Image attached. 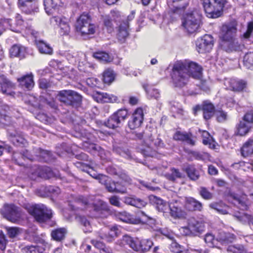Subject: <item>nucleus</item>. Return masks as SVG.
Instances as JSON below:
<instances>
[{
  "label": "nucleus",
  "mask_w": 253,
  "mask_h": 253,
  "mask_svg": "<svg viewBox=\"0 0 253 253\" xmlns=\"http://www.w3.org/2000/svg\"><path fill=\"white\" fill-rule=\"evenodd\" d=\"M202 75V68L196 63L177 61L173 66L172 79L176 87H182L188 83L190 76L199 79Z\"/></svg>",
  "instance_id": "obj_1"
},
{
  "label": "nucleus",
  "mask_w": 253,
  "mask_h": 253,
  "mask_svg": "<svg viewBox=\"0 0 253 253\" xmlns=\"http://www.w3.org/2000/svg\"><path fill=\"white\" fill-rule=\"evenodd\" d=\"M91 205L93 206L94 210L96 212L95 216L97 217L106 218L109 215L107 209V205L102 200L93 196L87 199L84 197H80L77 201H76L74 205H71L72 210H76L77 209H83L80 205L86 206Z\"/></svg>",
  "instance_id": "obj_2"
},
{
  "label": "nucleus",
  "mask_w": 253,
  "mask_h": 253,
  "mask_svg": "<svg viewBox=\"0 0 253 253\" xmlns=\"http://www.w3.org/2000/svg\"><path fill=\"white\" fill-rule=\"evenodd\" d=\"M135 135L137 138L141 140L142 146L139 148L141 152L146 156H152L153 152L152 149L155 147H162L164 143L162 140L159 138H154L149 129H146L142 133L135 132Z\"/></svg>",
  "instance_id": "obj_3"
},
{
  "label": "nucleus",
  "mask_w": 253,
  "mask_h": 253,
  "mask_svg": "<svg viewBox=\"0 0 253 253\" xmlns=\"http://www.w3.org/2000/svg\"><path fill=\"white\" fill-rule=\"evenodd\" d=\"M127 245L135 252H145L148 251L153 245L152 241L148 239H143L139 241L138 239H133L128 236L124 235L120 245L124 246Z\"/></svg>",
  "instance_id": "obj_4"
},
{
  "label": "nucleus",
  "mask_w": 253,
  "mask_h": 253,
  "mask_svg": "<svg viewBox=\"0 0 253 253\" xmlns=\"http://www.w3.org/2000/svg\"><path fill=\"white\" fill-rule=\"evenodd\" d=\"M201 22V15L197 11H193L183 17L181 20L183 30L188 34L197 32Z\"/></svg>",
  "instance_id": "obj_5"
},
{
  "label": "nucleus",
  "mask_w": 253,
  "mask_h": 253,
  "mask_svg": "<svg viewBox=\"0 0 253 253\" xmlns=\"http://www.w3.org/2000/svg\"><path fill=\"white\" fill-rule=\"evenodd\" d=\"M206 223L200 218L190 217L187 220V225L181 228V230L185 235L199 236L204 231Z\"/></svg>",
  "instance_id": "obj_6"
},
{
  "label": "nucleus",
  "mask_w": 253,
  "mask_h": 253,
  "mask_svg": "<svg viewBox=\"0 0 253 253\" xmlns=\"http://www.w3.org/2000/svg\"><path fill=\"white\" fill-rule=\"evenodd\" d=\"M25 209L32 215L39 222H44L49 220L52 217V212L43 205H27Z\"/></svg>",
  "instance_id": "obj_7"
},
{
  "label": "nucleus",
  "mask_w": 253,
  "mask_h": 253,
  "mask_svg": "<svg viewBox=\"0 0 253 253\" xmlns=\"http://www.w3.org/2000/svg\"><path fill=\"white\" fill-rule=\"evenodd\" d=\"M202 4L206 13L210 18L219 17L224 6L223 0H202Z\"/></svg>",
  "instance_id": "obj_8"
},
{
  "label": "nucleus",
  "mask_w": 253,
  "mask_h": 253,
  "mask_svg": "<svg viewBox=\"0 0 253 253\" xmlns=\"http://www.w3.org/2000/svg\"><path fill=\"white\" fill-rule=\"evenodd\" d=\"M77 31L82 35L93 34L95 32V26L91 23L90 16L87 14H83L77 19L76 23Z\"/></svg>",
  "instance_id": "obj_9"
},
{
  "label": "nucleus",
  "mask_w": 253,
  "mask_h": 253,
  "mask_svg": "<svg viewBox=\"0 0 253 253\" xmlns=\"http://www.w3.org/2000/svg\"><path fill=\"white\" fill-rule=\"evenodd\" d=\"M58 99L67 105L74 106L82 102V97L77 92L71 90H64L59 92Z\"/></svg>",
  "instance_id": "obj_10"
},
{
  "label": "nucleus",
  "mask_w": 253,
  "mask_h": 253,
  "mask_svg": "<svg viewBox=\"0 0 253 253\" xmlns=\"http://www.w3.org/2000/svg\"><path fill=\"white\" fill-rule=\"evenodd\" d=\"M237 24L235 22L223 25L220 32V39L223 43L236 38Z\"/></svg>",
  "instance_id": "obj_11"
},
{
  "label": "nucleus",
  "mask_w": 253,
  "mask_h": 253,
  "mask_svg": "<svg viewBox=\"0 0 253 253\" xmlns=\"http://www.w3.org/2000/svg\"><path fill=\"white\" fill-rule=\"evenodd\" d=\"M1 212L4 217L12 222H16L21 217L19 208L12 204H5Z\"/></svg>",
  "instance_id": "obj_12"
},
{
  "label": "nucleus",
  "mask_w": 253,
  "mask_h": 253,
  "mask_svg": "<svg viewBox=\"0 0 253 253\" xmlns=\"http://www.w3.org/2000/svg\"><path fill=\"white\" fill-rule=\"evenodd\" d=\"M196 45L199 53L209 52L213 45V37L210 35H205L197 40Z\"/></svg>",
  "instance_id": "obj_13"
},
{
  "label": "nucleus",
  "mask_w": 253,
  "mask_h": 253,
  "mask_svg": "<svg viewBox=\"0 0 253 253\" xmlns=\"http://www.w3.org/2000/svg\"><path fill=\"white\" fill-rule=\"evenodd\" d=\"M182 200H183L182 198H179L178 200H173L169 205L170 215L174 218H184L186 216L185 211L181 209Z\"/></svg>",
  "instance_id": "obj_14"
},
{
  "label": "nucleus",
  "mask_w": 253,
  "mask_h": 253,
  "mask_svg": "<svg viewBox=\"0 0 253 253\" xmlns=\"http://www.w3.org/2000/svg\"><path fill=\"white\" fill-rule=\"evenodd\" d=\"M144 114L142 108H137L132 114L131 119L129 121V127L133 129L139 127L143 121Z\"/></svg>",
  "instance_id": "obj_15"
},
{
  "label": "nucleus",
  "mask_w": 253,
  "mask_h": 253,
  "mask_svg": "<svg viewBox=\"0 0 253 253\" xmlns=\"http://www.w3.org/2000/svg\"><path fill=\"white\" fill-rule=\"evenodd\" d=\"M224 85L227 89L234 91L242 90L246 86V82L243 80L234 79H226L224 81Z\"/></svg>",
  "instance_id": "obj_16"
},
{
  "label": "nucleus",
  "mask_w": 253,
  "mask_h": 253,
  "mask_svg": "<svg viewBox=\"0 0 253 253\" xmlns=\"http://www.w3.org/2000/svg\"><path fill=\"white\" fill-rule=\"evenodd\" d=\"M182 200L184 202L185 208L189 211H201L202 210V204L193 197H185Z\"/></svg>",
  "instance_id": "obj_17"
},
{
  "label": "nucleus",
  "mask_w": 253,
  "mask_h": 253,
  "mask_svg": "<svg viewBox=\"0 0 253 253\" xmlns=\"http://www.w3.org/2000/svg\"><path fill=\"white\" fill-rule=\"evenodd\" d=\"M117 230V227L113 226L110 228V232L107 233V228H104L101 229L97 234L101 239L104 240L108 242H112L114 238L118 236Z\"/></svg>",
  "instance_id": "obj_18"
},
{
  "label": "nucleus",
  "mask_w": 253,
  "mask_h": 253,
  "mask_svg": "<svg viewBox=\"0 0 253 253\" xmlns=\"http://www.w3.org/2000/svg\"><path fill=\"white\" fill-rule=\"evenodd\" d=\"M222 46L228 52L241 51L244 48V45L240 43L236 38L222 43Z\"/></svg>",
  "instance_id": "obj_19"
},
{
  "label": "nucleus",
  "mask_w": 253,
  "mask_h": 253,
  "mask_svg": "<svg viewBox=\"0 0 253 253\" xmlns=\"http://www.w3.org/2000/svg\"><path fill=\"white\" fill-rule=\"evenodd\" d=\"M52 23H55L60 28V34L68 35L70 32V27L68 24L67 19L65 17H60L58 16L53 17L51 19Z\"/></svg>",
  "instance_id": "obj_20"
},
{
  "label": "nucleus",
  "mask_w": 253,
  "mask_h": 253,
  "mask_svg": "<svg viewBox=\"0 0 253 253\" xmlns=\"http://www.w3.org/2000/svg\"><path fill=\"white\" fill-rule=\"evenodd\" d=\"M107 171L108 173L116 176L122 180H125L126 183H130L131 181V178L121 169H117L113 167H108L107 168Z\"/></svg>",
  "instance_id": "obj_21"
},
{
  "label": "nucleus",
  "mask_w": 253,
  "mask_h": 253,
  "mask_svg": "<svg viewBox=\"0 0 253 253\" xmlns=\"http://www.w3.org/2000/svg\"><path fill=\"white\" fill-rule=\"evenodd\" d=\"M14 87L13 84L4 76H0V92L11 95L10 90Z\"/></svg>",
  "instance_id": "obj_22"
},
{
  "label": "nucleus",
  "mask_w": 253,
  "mask_h": 253,
  "mask_svg": "<svg viewBox=\"0 0 253 253\" xmlns=\"http://www.w3.org/2000/svg\"><path fill=\"white\" fill-rule=\"evenodd\" d=\"M154 221V219L147 215L144 211H139L136 213L135 216H133V224H138L140 223H146L150 222L152 223Z\"/></svg>",
  "instance_id": "obj_23"
},
{
  "label": "nucleus",
  "mask_w": 253,
  "mask_h": 253,
  "mask_svg": "<svg viewBox=\"0 0 253 253\" xmlns=\"http://www.w3.org/2000/svg\"><path fill=\"white\" fill-rule=\"evenodd\" d=\"M17 81L22 87H25L29 90L32 89L34 85L33 76L32 74L18 78Z\"/></svg>",
  "instance_id": "obj_24"
},
{
  "label": "nucleus",
  "mask_w": 253,
  "mask_h": 253,
  "mask_svg": "<svg viewBox=\"0 0 253 253\" xmlns=\"http://www.w3.org/2000/svg\"><path fill=\"white\" fill-rule=\"evenodd\" d=\"M173 138L175 140L185 141L192 146L195 144V141L192 139V135L186 132L177 131L173 135Z\"/></svg>",
  "instance_id": "obj_25"
},
{
  "label": "nucleus",
  "mask_w": 253,
  "mask_h": 253,
  "mask_svg": "<svg viewBox=\"0 0 253 253\" xmlns=\"http://www.w3.org/2000/svg\"><path fill=\"white\" fill-rule=\"evenodd\" d=\"M203 116L205 120L211 119L215 113V110L212 104L208 101H204L202 104Z\"/></svg>",
  "instance_id": "obj_26"
},
{
  "label": "nucleus",
  "mask_w": 253,
  "mask_h": 253,
  "mask_svg": "<svg viewBox=\"0 0 253 253\" xmlns=\"http://www.w3.org/2000/svg\"><path fill=\"white\" fill-rule=\"evenodd\" d=\"M124 202L126 204L134 206L139 209L145 207L147 204L145 201L142 199L129 197H125Z\"/></svg>",
  "instance_id": "obj_27"
},
{
  "label": "nucleus",
  "mask_w": 253,
  "mask_h": 253,
  "mask_svg": "<svg viewBox=\"0 0 253 253\" xmlns=\"http://www.w3.org/2000/svg\"><path fill=\"white\" fill-rule=\"evenodd\" d=\"M43 4L45 12L48 15L52 13L58 6L63 5L60 3L59 0H43Z\"/></svg>",
  "instance_id": "obj_28"
},
{
  "label": "nucleus",
  "mask_w": 253,
  "mask_h": 253,
  "mask_svg": "<svg viewBox=\"0 0 253 253\" xmlns=\"http://www.w3.org/2000/svg\"><path fill=\"white\" fill-rule=\"evenodd\" d=\"M26 48L19 44L13 45L9 50V54L11 57H18L23 58L25 57Z\"/></svg>",
  "instance_id": "obj_29"
},
{
  "label": "nucleus",
  "mask_w": 253,
  "mask_h": 253,
  "mask_svg": "<svg viewBox=\"0 0 253 253\" xmlns=\"http://www.w3.org/2000/svg\"><path fill=\"white\" fill-rule=\"evenodd\" d=\"M6 29H9L15 32L19 31L17 29L15 25L12 24L11 19H6L0 16V31L3 32Z\"/></svg>",
  "instance_id": "obj_30"
},
{
  "label": "nucleus",
  "mask_w": 253,
  "mask_h": 253,
  "mask_svg": "<svg viewBox=\"0 0 253 253\" xmlns=\"http://www.w3.org/2000/svg\"><path fill=\"white\" fill-rule=\"evenodd\" d=\"M95 97L98 102L101 103L113 102L117 100L116 96L104 92H97Z\"/></svg>",
  "instance_id": "obj_31"
},
{
  "label": "nucleus",
  "mask_w": 253,
  "mask_h": 253,
  "mask_svg": "<svg viewBox=\"0 0 253 253\" xmlns=\"http://www.w3.org/2000/svg\"><path fill=\"white\" fill-rule=\"evenodd\" d=\"M35 43L41 53L52 54L53 52L52 48L48 43L42 40H35Z\"/></svg>",
  "instance_id": "obj_32"
},
{
  "label": "nucleus",
  "mask_w": 253,
  "mask_h": 253,
  "mask_svg": "<svg viewBox=\"0 0 253 253\" xmlns=\"http://www.w3.org/2000/svg\"><path fill=\"white\" fill-rule=\"evenodd\" d=\"M241 155L247 157L253 154V139H249L243 145L241 149Z\"/></svg>",
  "instance_id": "obj_33"
},
{
  "label": "nucleus",
  "mask_w": 253,
  "mask_h": 253,
  "mask_svg": "<svg viewBox=\"0 0 253 253\" xmlns=\"http://www.w3.org/2000/svg\"><path fill=\"white\" fill-rule=\"evenodd\" d=\"M46 169L38 166H33L30 170L29 177L33 180H35L37 177H45V171Z\"/></svg>",
  "instance_id": "obj_34"
},
{
  "label": "nucleus",
  "mask_w": 253,
  "mask_h": 253,
  "mask_svg": "<svg viewBox=\"0 0 253 253\" xmlns=\"http://www.w3.org/2000/svg\"><path fill=\"white\" fill-rule=\"evenodd\" d=\"M83 170L86 171L93 178L97 179L100 183L101 182H105V180L107 179V176L103 174H98L94 171L92 168L88 166L87 165H85L84 168V167H83Z\"/></svg>",
  "instance_id": "obj_35"
},
{
  "label": "nucleus",
  "mask_w": 253,
  "mask_h": 253,
  "mask_svg": "<svg viewBox=\"0 0 253 253\" xmlns=\"http://www.w3.org/2000/svg\"><path fill=\"white\" fill-rule=\"evenodd\" d=\"M22 10L25 13L33 14L38 11V7L35 2L27 1L23 2L22 1Z\"/></svg>",
  "instance_id": "obj_36"
},
{
  "label": "nucleus",
  "mask_w": 253,
  "mask_h": 253,
  "mask_svg": "<svg viewBox=\"0 0 253 253\" xmlns=\"http://www.w3.org/2000/svg\"><path fill=\"white\" fill-rule=\"evenodd\" d=\"M235 239V236L234 234L223 231L219 232L217 236V240L224 244L232 243Z\"/></svg>",
  "instance_id": "obj_37"
},
{
  "label": "nucleus",
  "mask_w": 253,
  "mask_h": 253,
  "mask_svg": "<svg viewBox=\"0 0 253 253\" xmlns=\"http://www.w3.org/2000/svg\"><path fill=\"white\" fill-rule=\"evenodd\" d=\"M128 24L127 23H123L119 26V32L117 34L118 40L122 42H124L127 37Z\"/></svg>",
  "instance_id": "obj_38"
},
{
  "label": "nucleus",
  "mask_w": 253,
  "mask_h": 253,
  "mask_svg": "<svg viewBox=\"0 0 253 253\" xmlns=\"http://www.w3.org/2000/svg\"><path fill=\"white\" fill-rule=\"evenodd\" d=\"M184 170L187 174L188 176L192 180H197L200 177L199 171L192 165H188L185 169Z\"/></svg>",
  "instance_id": "obj_39"
},
{
  "label": "nucleus",
  "mask_w": 253,
  "mask_h": 253,
  "mask_svg": "<svg viewBox=\"0 0 253 253\" xmlns=\"http://www.w3.org/2000/svg\"><path fill=\"white\" fill-rule=\"evenodd\" d=\"M116 216L118 219L124 222L133 224V215L126 211L116 212Z\"/></svg>",
  "instance_id": "obj_40"
},
{
  "label": "nucleus",
  "mask_w": 253,
  "mask_h": 253,
  "mask_svg": "<svg viewBox=\"0 0 253 253\" xmlns=\"http://www.w3.org/2000/svg\"><path fill=\"white\" fill-rule=\"evenodd\" d=\"M199 132L203 137V143L204 145H209L211 148H214L213 138L207 131L199 129Z\"/></svg>",
  "instance_id": "obj_41"
},
{
  "label": "nucleus",
  "mask_w": 253,
  "mask_h": 253,
  "mask_svg": "<svg viewBox=\"0 0 253 253\" xmlns=\"http://www.w3.org/2000/svg\"><path fill=\"white\" fill-rule=\"evenodd\" d=\"M234 216L238 221L243 223L253 224V217L247 213L238 212L234 214Z\"/></svg>",
  "instance_id": "obj_42"
},
{
  "label": "nucleus",
  "mask_w": 253,
  "mask_h": 253,
  "mask_svg": "<svg viewBox=\"0 0 253 253\" xmlns=\"http://www.w3.org/2000/svg\"><path fill=\"white\" fill-rule=\"evenodd\" d=\"M252 127L245 121H241L236 126L237 134L241 136H244L249 132Z\"/></svg>",
  "instance_id": "obj_43"
},
{
  "label": "nucleus",
  "mask_w": 253,
  "mask_h": 253,
  "mask_svg": "<svg viewBox=\"0 0 253 253\" xmlns=\"http://www.w3.org/2000/svg\"><path fill=\"white\" fill-rule=\"evenodd\" d=\"M210 207L217 211L219 213L226 214L228 213L229 208L222 202L212 203L210 204Z\"/></svg>",
  "instance_id": "obj_44"
},
{
  "label": "nucleus",
  "mask_w": 253,
  "mask_h": 253,
  "mask_svg": "<svg viewBox=\"0 0 253 253\" xmlns=\"http://www.w3.org/2000/svg\"><path fill=\"white\" fill-rule=\"evenodd\" d=\"M165 176L167 179L174 181L177 178H181L182 174L178 169L171 168L169 172H166L165 174Z\"/></svg>",
  "instance_id": "obj_45"
},
{
  "label": "nucleus",
  "mask_w": 253,
  "mask_h": 253,
  "mask_svg": "<svg viewBox=\"0 0 253 253\" xmlns=\"http://www.w3.org/2000/svg\"><path fill=\"white\" fill-rule=\"evenodd\" d=\"M121 122L119 121V119L113 114L108 119L107 121L104 123V125L110 128L114 129L119 126Z\"/></svg>",
  "instance_id": "obj_46"
},
{
  "label": "nucleus",
  "mask_w": 253,
  "mask_h": 253,
  "mask_svg": "<svg viewBox=\"0 0 253 253\" xmlns=\"http://www.w3.org/2000/svg\"><path fill=\"white\" fill-rule=\"evenodd\" d=\"M44 249L40 246L28 245L21 248L23 253H42Z\"/></svg>",
  "instance_id": "obj_47"
},
{
  "label": "nucleus",
  "mask_w": 253,
  "mask_h": 253,
  "mask_svg": "<svg viewBox=\"0 0 253 253\" xmlns=\"http://www.w3.org/2000/svg\"><path fill=\"white\" fill-rule=\"evenodd\" d=\"M94 58L103 62H109L112 60V57L106 52L100 51L93 54Z\"/></svg>",
  "instance_id": "obj_48"
},
{
  "label": "nucleus",
  "mask_w": 253,
  "mask_h": 253,
  "mask_svg": "<svg viewBox=\"0 0 253 253\" xmlns=\"http://www.w3.org/2000/svg\"><path fill=\"white\" fill-rule=\"evenodd\" d=\"M66 233V230L65 228H58L51 232V236L54 240L59 241L64 239Z\"/></svg>",
  "instance_id": "obj_49"
},
{
  "label": "nucleus",
  "mask_w": 253,
  "mask_h": 253,
  "mask_svg": "<svg viewBox=\"0 0 253 253\" xmlns=\"http://www.w3.org/2000/svg\"><path fill=\"white\" fill-rule=\"evenodd\" d=\"M77 220L84 226L83 230L85 233L90 232L91 231V226L90 221L84 216H79L77 217Z\"/></svg>",
  "instance_id": "obj_50"
},
{
  "label": "nucleus",
  "mask_w": 253,
  "mask_h": 253,
  "mask_svg": "<svg viewBox=\"0 0 253 253\" xmlns=\"http://www.w3.org/2000/svg\"><path fill=\"white\" fill-rule=\"evenodd\" d=\"M107 179L105 180V182H101V183L105 186L106 189L109 192L116 193V191H122L119 189H116V182L112 181L108 176H107Z\"/></svg>",
  "instance_id": "obj_51"
},
{
  "label": "nucleus",
  "mask_w": 253,
  "mask_h": 253,
  "mask_svg": "<svg viewBox=\"0 0 253 253\" xmlns=\"http://www.w3.org/2000/svg\"><path fill=\"white\" fill-rule=\"evenodd\" d=\"M243 63L247 68L253 69V51L248 52L245 55Z\"/></svg>",
  "instance_id": "obj_52"
},
{
  "label": "nucleus",
  "mask_w": 253,
  "mask_h": 253,
  "mask_svg": "<svg viewBox=\"0 0 253 253\" xmlns=\"http://www.w3.org/2000/svg\"><path fill=\"white\" fill-rule=\"evenodd\" d=\"M170 250L174 253H187L184 248L176 242H172L169 247Z\"/></svg>",
  "instance_id": "obj_53"
},
{
  "label": "nucleus",
  "mask_w": 253,
  "mask_h": 253,
  "mask_svg": "<svg viewBox=\"0 0 253 253\" xmlns=\"http://www.w3.org/2000/svg\"><path fill=\"white\" fill-rule=\"evenodd\" d=\"M114 79L113 72L111 70H107L104 72L103 81L106 84L111 83Z\"/></svg>",
  "instance_id": "obj_54"
},
{
  "label": "nucleus",
  "mask_w": 253,
  "mask_h": 253,
  "mask_svg": "<svg viewBox=\"0 0 253 253\" xmlns=\"http://www.w3.org/2000/svg\"><path fill=\"white\" fill-rule=\"evenodd\" d=\"M228 251L232 253H253V252H248L247 250L242 245L230 247Z\"/></svg>",
  "instance_id": "obj_55"
},
{
  "label": "nucleus",
  "mask_w": 253,
  "mask_h": 253,
  "mask_svg": "<svg viewBox=\"0 0 253 253\" xmlns=\"http://www.w3.org/2000/svg\"><path fill=\"white\" fill-rule=\"evenodd\" d=\"M199 193L201 196L205 200H211L213 197V194L204 187H200Z\"/></svg>",
  "instance_id": "obj_56"
},
{
  "label": "nucleus",
  "mask_w": 253,
  "mask_h": 253,
  "mask_svg": "<svg viewBox=\"0 0 253 253\" xmlns=\"http://www.w3.org/2000/svg\"><path fill=\"white\" fill-rule=\"evenodd\" d=\"M113 114L119 119V121L121 123L126 119L128 113L126 109H120Z\"/></svg>",
  "instance_id": "obj_57"
},
{
  "label": "nucleus",
  "mask_w": 253,
  "mask_h": 253,
  "mask_svg": "<svg viewBox=\"0 0 253 253\" xmlns=\"http://www.w3.org/2000/svg\"><path fill=\"white\" fill-rule=\"evenodd\" d=\"M123 182H116V189H119L122 191H116V193H125L126 191V187L127 184H129L131 183V181L130 183H126L125 180H122Z\"/></svg>",
  "instance_id": "obj_58"
},
{
  "label": "nucleus",
  "mask_w": 253,
  "mask_h": 253,
  "mask_svg": "<svg viewBox=\"0 0 253 253\" xmlns=\"http://www.w3.org/2000/svg\"><path fill=\"white\" fill-rule=\"evenodd\" d=\"M215 114L219 122H223L227 119V115L226 113L222 110H216Z\"/></svg>",
  "instance_id": "obj_59"
},
{
  "label": "nucleus",
  "mask_w": 253,
  "mask_h": 253,
  "mask_svg": "<svg viewBox=\"0 0 253 253\" xmlns=\"http://www.w3.org/2000/svg\"><path fill=\"white\" fill-rule=\"evenodd\" d=\"M205 242L210 247L213 246L215 239L213 235L211 233H207L206 234L204 238Z\"/></svg>",
  "instance_id": "obj_60"
},
{
  "label": "nucleus",
  "mask_w": 253,
  "mask_h": 253,
  "mask_svg": "<svg viewBox=\"0 0 253 253\" xmlns=\"http://www.w3.org/2000/svg\"><path fill=\"white\" fill-rule=\"evenodd\" d=\"M252 37H253V22H251L248 24L247 30L244 34L243 37L245 39H249Z\"/></svg>",
  "instance_id": "obj_61"
},
{
  "label": "nucleus",
  "mask_w": 253,
  "mask_h": 253,
  "mask_svg": "<svg viewBox=\"0 0 253 253\" xmlns=\"http://www.w3.org/2000/svg\"><path fill=\"white\" fill-rule=\"evenodd\" d=\"M243 121H245L249 125H250L253 127V111H250L246 113L243 120Z\"/></svg>",
  "instance_id": "obj_62"
},
{
  "label": "nucleus",
  "mask_w": 253,
  "mask_h": 253,
  "mask_svg": "<svg viewBox=\"0 0 253 253\" xmlns=\"http://www.w3.org/2000/svg\"><path fill=\"white\" fill-rule=\"evenodd\" d=\"M143 87L145 89V91L147 92L148 94L151 97H153L156 99H158L159 98L160 94L158 89L155 88H152V89H150L149 91H148L146 89L145 85H143Z\"/></svg>",
  "instance_id": "obj_63"
},
{
  "label": "nucleus",
  "mask_w": 253,
  "mask_h": 253,
  "mask_svg": "<svg viewBox=\"0 0 253 253\" xmlns=\"http://www.w3.org/2000/svg\"><path fill=\"white\" fill-rule=\"evenodd\" d=\"M154 199L157 205V208L158 210L160 211H164L165 210V207H167V203L160 198L154 197Z\"/></svg>",
  "instance_id": "obj_64"
}]
</instances>
